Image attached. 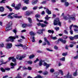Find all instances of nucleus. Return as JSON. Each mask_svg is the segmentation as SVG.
<instances>
[{
    "instance_id": "nucleus-1",
    "label": "nucleus",
    "mask_w": 78,
    "mask_h": 78,
    "mask_svg": "<svg viewBox=\"0 0 78 78\" xmlns=\"http://www.w3.org/2000/svg\"><path fill=\"white\" fill-rule=\"evenodd\" d=\"M63 18L65 20H68L69 19L68 22L70 23L72 20H75V16L74 15H66V16H64Z\"/></svg>"
},
{
    "instance_id": "nucleus-2",
    "label": "nucleus",
    "mask_w": 78,
    "mask_h": 78,
    "mask_svg": "<svg viewBox=\"0 0 78 78\" xmlns=\"http://www.w3.org/2000/svg\"><path fill=\"white\" fill-rule=\"evenodd\" d=\"M18 35H15V37L10 36L9 37V38L6 40L7 42L8 41H11V42H14V40L16 38H19V37Z\"/></svg>"
},
{
    "instance_id": "nucleus-3",
    "label": "nucleus",
    "mask_w": 78,
    "mask_h": 78,
    "mask_svg": "<svg viewBox=\"0 0 78 78\" xmlns=\"http://www.w3.org/2000/svg\"><path fill=\"white\" fill-rule=\"evenodd\" d=\"M12 22L10 21L9 24L7 25V27L6 28L5 30L6 31H9L12 29Z\"/></svg>"
},
{
    "instance_id": "nucleus-4",
    "label": "nucleus",
    "mask_w": 78,
    "mask_h": 78,
    "mask_svg": "<svg viewBox=\"0 0 78 78\" xmlns=\"http://www.w3.org/2000/svg\"><path fill=\"white\" fill-rule=\"evenodd\" d=\"M58 24L59 26L61 25V23L59 22V18H57L54 20V25H57Z\"/></svg>"
},
{
    "instance_id": "nucleus-5",
    "label": "nucleus",
    "mask_w": 78,
    "mask_h": 78,
    "mask_svg": "<svg viewBox=\"0 0 78 78\" xmlns=\"http://www.w3.org/2000/svg\"><path fill=\"white\" fill-rule=\"evenodd\" d=\"M26 57V55L25 54L23 55L22 56H20V55H17L16 57V58L17 59H19V60H22L23 58H24Z\"/></svg>"
},
{
    "instance_id": "nucleus-6",
    "label": "nucleus",
    "mask_w": 78,
    "mask_h": 78,
    "mask_svg": "<svg viewBox=\"0 0 78 78\" xmlns=\"http://www.w3.org/2000/svg\"><path fill=\"white\" fill-rule=\"evenodd\" d=\"M72 27H74V28H78V26L76 25H73V24L71 25L69 27V29L70 30V33L71 34H73V31L72 30Z\"/></svg>"
},
{
    "instance_id": "nucleus-7",
    "label": "nucleus",
    "mask_w": 78,
    "mask_h": 78,
    "mask_svg": "<svg viewBox=\"0 0 78 78\" xmlns=\"http://www.w3.org/2000/svg\"><path fill=\"white\" fill-rule=\"evenodd\" d=\"M1 70L2 72H5V70H8V71H9V70H10V68H6L5 69H3V68L2 67L1 68Z\"/></svg>"
},
{
    "instance_id": "nucleus-8",
    "label": "nucleus",
    "mask_w": 78,
    "mask_h": 78,
    "mask_svg": "<svg viewBox=\"0 0 78 78\" xmlns=\"http://www.w3.org/2000/svg\"><path fill=\"white\" fill-rule=\"evenodd\" d=\"M12 47V44L11 43H7L6 46V48L7 49H9Z\"/></svg>"
},
{
    "instance_id": "nucleus-9",
    "label": "nucleus",
    "mask_w": 78,
    "mask_h": 78,
    "mask_svg": "<svg viewBox=\"0 0 78 78\" xmlns=\"http://www.w3.org/2000/svg\"><path fill=\"white\" fill-rule=\"evenodd\" d=\"M20 7H21V4L19 3L15 7V9H16V10H19V9H20Z\"/></svg>"
},
{
    "instance_id": "nucleus-10",
    "label": "nucleus",
    "mask_w": 78,
    "mask_h": 78,
    "mask_svg": "<svg viewBox=\"0 0 78 78\" xmlns=\"http://www.w3.org/2000/svg\"><path fill=\"white\" fill-rule=\"evenodd\" d=\"M14 13L12 12L9 13V15L7 16L8 18L9 19H13V17L11 16L12 14H14Z\"/></svg>"
},
{
    "instance_id": "nucleus-11",
    "label": "nucleus",
    "mask_w": 78,
    "mask_h": 78,
    "mask_svg": "<svg viewBox=\"0 0 78 78\" xmlns=\"http://www.w3.org/2000/svg\"><path fill=\"white\" fill-rule=\"evenodd\" d=\"M64 77L65 78H72V75H69V73H68L66 76H65Z\"/></svg>"
},
{
    "instance_id": "nucleus-12",
    "label": "nucleus",
    "mask_w": 78,
    "mask_h": 78,
    "mask_svg": "<svg viewBox=\"0 0 78 78\" xmlns=\"http://www.w3.org/2000/svg\"><path fill=\"white\" fill-rule=\"evenodd\" d=\"M58 41H61V42H62V43H63L64 44L66 43V40H64L62 38H60L58 40Z\"/></svg>"
},
{
    "instance_id": "nucleus-13",
    "label": "nucleus",
    "mask_w": 78,
    "mask_h": 78,
    "mask_svg": "<svg viewBox=\"0 0 78 78\" xmlns=\"http://www.w3.org/2000/svg\"><path fill=\"white\" fill-rule=\"evenodd\" d=\"M37 2H38V0H34L32 2V3L33 5H35V4L37 3Z\"/></svg>"
},
{
    "instance_id": "nucleus-14",
    "label": "nucleus",
    "mask_w": 78,
    "mask_h": 78,
    "mask_svg": "<svg viewBox=\"0 0 78 78\" xmlns=\"http://www.w3.org/2000/svg\"><path fill=\"white\" fill-rule=\"evenodd\" d=\"M10 65L12 66H13L12 67H11V69H14V66H16V63H15L14 64V63H13L12 62L11 63Z\"/></svg>"
},
{
    "instance_id": "nucleus-15",
    "label": "nucleus",
    "mask_w": 78,
    "mask_h": 78,
    "mask_svg": "<svg viewBox=\"0 0 78 78\" xmlns=\"http://www.w3.org/2000/svg\"><path fill=\"white\" fill-rule=\"evenodd\" d=\"M46 11L48 14H51V11L49 10L48 9H46Z\"/></svg>"
},
{
    "instance_id": "nucleus-16",
    "label": "nucleus",
    "mask_w": 78,
    "mask_h": 78,
    "mask_svg": "<svg viewBox=\"0 0 78 78\" xmlns=\"http://www.w3.org/2000/svg\"><path fill=\"white\" fill-rule=\"evenodd\" d=\"M17 14H15L13 16V17H15V18H21V17H22V16H17Z\"/></svg>"
},
{
    "instance_id": "nucleus-17",
    "label": "nucleus",
    "mask_w": 78,
    "mask_h": 78,
    "mask_svg": "<svg viewBox=\"0 0 78 78\" xmlns=\"http://www.w3.org/2000/svg\"><path fill=\"white\" fill-rule=\"evenodd\" d=\"M65 6H66V7H67V6H69V3L67 2H65Z\"/></svg>"
},
{
    "instance_id": "nucleus-18",
    "label": "nucleus",
    "mask_w": 78,
    "mask_h": 78,
    "mask_svg": "<svg viewBox=\"0 0 78 78\" xmlns=\"http://www.w3.org/2000/svg\"><path fill=\"white\" fill-rule=\"evenodd\" d=\"M3 11H4V8L2 6L0 7V11L1 12H3Z\"/></svg>"
},
{
    "instance_id": "nucleus-19",
    "label": "nucleus",
    "mask_w": 78,
    "mask_h": 78,
    "mask_svg": "<svg viewBox=\"0 0 78 78\" xmlns=\"http://www.w3.org/2000/svg\"><path fill=\"white\" fill-rule=\"evenodd\" d=\"M24 3L26 4H28L29 3V0H23Z\"/></svg>"
},
{
    "instance_id": "nucleus-20",
    "label": "nucleus",
    "mask_w": 78,
    "mask_h": 78,
    "mask_svg": "<svg viewBox=\"0 0 78 78\" xmlns=\"http://www.w3.org/2000/svg\"><path fill=\"white\" fill-rule=\"evenodd\" d=\"M44 62V61L41 60V61H40V62L39 63V65L40 66H41L42 65V62Z\"/></svg>"
},
{
    "instance_id": "nucleus-21",
    "label": "nucleus",
    "mask_w": 78,
    "mask_h": 78,
    "mask_svg": "<svg viewBox=\"0 0 78 78\" xmlns=\"http://www.w3.org/2000/svg\"><path fill=\"white\" fill-rule=\"evenodd\" d=\"M6 8L9 9L10 11H12V9L10 7L8 6H6Z\"/></svg>"
},
{
    "instance_id": "nucleus-22",
    "label": "nucleus",
    "mask_w": 78,
    "mask_h": 78,
    "mask_svg": "<svg viewBox=\"0 0 78 78\" xmlns=\"http://www.w3.org/2000/svg\"><path fill=\"white\" fill-rule=\"evenodd\" d=\"M48 32L49 33H52V34H53V33H54V31L48 30Z\"/></svg>"
},
{
    "instance_id": "nucleus-23",
    "label": "nucleus",
    "mask_w": 78,
    "mask_h": 78,
    "mask_svg": "<svg viewBox=\"0 0 78 78\" xmlns=\"http://www.w3.org/2000/svg\"><path fill=\"white\" fill-rule=\"evenodd\" d=\"M30 34L31 36H34L35 35V33L33 31H31L30 33Z\"/></svg>"
},
{
    "instance_id": "nucleus-24",
    "label": "nucleus",
    "mask_w": 78,
    "mask_h": 78,
    "mask_svg": "<svg viewBox=\"0 0 78 78\" xmlns=\"http://www.w3.org/2000/svg\"><path fill=\"white\" fill-rule=\"evenodd\" d=\"M27 27V24H22V27H23V28H25V27Z\"/></svg>"
},
{
    "instance_id": "nucleus-25",
    "label": "nucleus",
    "mask_w": 78,
    "mask_h": 78,
    "mask_svg": "<svg viewBox=\"0 0 78 78\" xmlns=\"http://www.w3.org/2000/svg\"><path fill=\"white\" fill-rule=\"evenodd\" d=\"M12 61L15 63L16 62V58H14V57H13V58H12Z\"/></svg>"
},
{
    "instance_id": "nucleus-26",
    "label": "nucleus",
    "mask_w": 78,
    "mask_h": 78,
    "mask_svg": "<svg viewBox=\"0 0 78 78\" xmlns=\"http://www.w3.org/2000/svg\"><path fill=\"white\" fill-rule=\"evenodd\" d=\"M42 33V30H38V31L37 32V33H38V34H41V33Z\"/></svg>"
},
{
    "instance_id": "nucleus-27",
    "label": "nucleus",
    "mask_w": 78,
    "mask_h": 78,
    "mask_svg": "<svg viewBox=\"0 0 78 78\" xmlns=\"http://www.w3.org/2000/svg\"><path fill=\"white\" fill-rule=\"evenodd\" d=\"M28 20L29 22H30V23H32V20H31V18H28Z\"/></svg>"
},
{
    "instance_id": "nucleus-28",
    "label": "nucleus",
    "mask_w": 78,
    "mask_h": 78,
    "mask_svg": "<svg viewBox=\"0 0 78 78\" xmlns=\"http://www.w3.org/2000/svg\"><path fill=\"white\" fill-rule=\"evenodd\" d=\"M34 57V55H31L29 56V59H32V58H33Z\"/></svg>"
},
{
    "instance_id": "nucleus-29",
    "label": "nucleus",
    "mask_w": 78,
    "mask_h": 78,
    "mask_svg": "<svg viewBox=\"0 0 78 78\" xmlns=\"http://www.w3.org/2000/svg\"><path fill=\"white\" fill-rule=\"evenodd\" d=\"M74 39H78V35H76L74 36Z\"/></svg>"
},
{
    "instance_id": "nucleus-30",
    "label": "nucleus",
    "mask_w": 78,
    "mask_h": 78,
    "mask_svg": "<svg viewBox=\"0 0 78 78\" xmlns=\"http://www.w3.org/2000/svg\"><path fill=\"white\" fill-rule=\"evenodd\" d=\"M35 38L34 37H32V41L33 42H35Z\"/></svg>"
},
{
    "instance_id": "nucleus-31",
    "label": "nucleus",
    "mask_w": 78,
    "mask_h": 78,
    "mask_svg": "<svg viewBox=\"0 0 78 78\" xmlns=\"http://www.w3.org/2000/svg\"><path fill=\"white\" fill-rule=\"evenodd\" d=\"M46 50L49 51H53V50L50 49L49 48H46Z\"/></svg>"
},
{
    "instance_id": "nucleus-32",
    "label": "nucleus",
    "mask_w": 78,
    "mask_h": 78,
    "mask_svg": "<svg viewBox=\"0 0 78 78\" xmlns=\"http://www.w3.org/2000/svg\"><path fill=\"white\" fill-rule=\"evenodd\" d=\"M47 25L45 24H44L41 23V27H46Z\"/></svg>"
},
{
    "instance_id": "nucleus-33",
    "label": "nucleus",
    "mask_w": 78,
    "mask_h": 78,
    "mask_svg": "<svg viewBox=\"0 0 78 78\" xmlns=\"http://www.w3.org/2000/svg\"><path fill=\"white\" fill-rule=\"evenodd\" d=\"M37 8H38V7L37 6H34L33 8V9H34V10H35V9H37Z\"/></svg>"
},
{
    "instance_id": "nucleus-34",
    "label": "nucleus",
    "mask_w": 78,
    "mask_h": 78,
    "mask_svg": "<svg viewBox=\"0 0 78 78\" xmlns=\"http://www.w3.org/2000/svg\"><path fill=\"white\" fill-rule=\"evenodd\" d=\"M59 27H55L54 28L55 29L56 31H58L59 30Z\"/></svg>"
},
{
    "instance_id": "nucleus-35",
    "label": "nucleus",
    "mask_w": 78,
    "mask_h": 78,
    "mask_svg": "<svg viewBox=\"0 0 78 78\" xmlns=\"http://www.w3.org/2000/svg\"><path fill=\"white\" fill-rule=\"evenodd\" d=\"M54 69H51L50 70V72H51L52 73H53V72H54Z\"/></svg>"
},
{
    "instance_id": "nucleus-36",
    "label": "nucleus",
    "mask_w": 78,
    "mask_h": 78,
    "mask_svg": "<svg viewBox=\"0 0 78 78\" xmlns=\"http://www.w3.org/2000/svg\"><path fill=\"white\" fill-rule=\"evenodd\" d=\"M36 17H37V18H39L40 17V15L38 14L36 15H35Z\"/></svg>"
},
{
    "instance_id": "nucleus-37",
    "label": "nucleus",
    "mask_w": 78,
    "mask_h": 78,
    "mask_svg": "<svg viewBox=\"0 0 78 78\" xmlns=\"http://www.w3.org/2000/svg\"><path fill=\"white\" fill-rule=\"evenodd\" d=\"M52 39L53 40H56V39H57V37H52Z\"/></svg>"
},
{
    "instance_id": "nucleus-38",
    "label": "nucleus",
    "mask_w": 78,
    "mask_h": 78,
    "mask_svg": "<svg viewBox=\"0 0 78 78\" xmlns=\"http://www.w3.org/2000/svg\"><path fill=\"white\" fill-rule=\"evenodd\" d=\"M69 38L70 39V40L71 41L74 39V37H69Z\"/></svg>"
},
{
    "instance_id": "nucleus-39",
    "label": "nucleus",
    "mask_w": 78,
    "mask_h": 78,
    "mask_svg": "<svg viewBox=\"0 0 78 78\" xmlns=\"http://www.w3.org/2000/svg\"><path fill=\"white\" fill-rule=\"evenodd\" d=\"M60 60H61V61H65V57H64L62 58H60Z\"/></svg>"
},
{
    "instance_id": "nucleus-40",
    "label": "nucleus",
    "mask_w": 78,
    "mask_h": 78,
    "mask_svg": "<svg viewBox=\"0 0 78 78\" xmlns=\"http://www.w3.org/2000/svg\"><path fill=\"white\" fill-rule=\"evenodd\" d=\"M27 63L29 64H32V61H28L27 62Z\"/></svg>"
},
{
    "instance_id": "nucleus-41",
    "label": "nucleus",
    "mask_w": 78,
    "mask_h": 78,
    "mask_svg": "<svg viewBox=\"0 0 78 78\" xmlns=\"http://www.w3.org/2000/svg\"><path fill=\"white\" fill-rule=\"evenodd\" d=\"M26 15H30V13L29 12L27 11L26 12Z\"/></svg>"
},
{
    "instance_id": "nucleus-42",
    "label": "nucleus",
    "mask_w": 78,
    "mask_h": 78,
    "mask_svg": "<svg viewBox=\"0 0 78 78\" xmlns=\"http://www.w3.org/2000/svg\"><path fill=\"white\" fill-rule=\"evenodd\" d=\"M50 65H51V64H47V65H46V69H47L48 68V67H50Z\"/></svg>"
},
{
    "instance_id": "nucleus-43",
    "label": "nucleus",
    "mask_w": 78,
    "mask_h": 78,
    "mask_svg": "<svg viewBox=\"0 0 78 78\" xmlns=\"http://www.w3.org/2000/svg\"><path fill=\"white\" fill-rule=\"evenodd\" d=\"M27 9V7L25 6L23 8V10H26Z\"/></svg>"
},
{
    "instance_id": "nucleus-44",
    "label": "nucleus",
    "mask_w": 78,
    "mask_h": 78,
    "mask_svg": "<svg viewBox=\"0 0 78 78\" xmlns=\"http://www.w3.org/2000/svg\"><path fill=\"white\" fill-rule=\"evenodd\" d=\"M43 75H47V74H48V72L47 71H45L43 73Z\"/></svg>"
},
{
    "instance_id": "nucleus-45",
    "label": "nucleus",
    "mask_w": 78,
    "mask_h": 78,
    "mask_svg": "<svg viewBox=\"0 0 78 78\" xmlns=\"http://www.w3.org/2000/svg\"><path fill=\"white\" fill-rule=\"evenodd\" d=\"M73 76H76L77 75V74L76 73V72L74 73L73 74Z\"/></svg>"
},
{
    "instance_id": "nucleus-46",
    "label": "nucleus",
    "mask_w": 78,
    "mask_h": 78,
    "mask_svg": "<svg viewBox=\"0 0 78 78\" xmlns=\"http://www.w3.org/2000/svg\"><path fill=\"white\" fill-rule=\"evenodd\" d=\"M39 61V59H38V58H37L36 59V60H35L34 61V62L35 63H36V62H37V61Z\"/></svg>"
},
{
    "instance_id": "nucleus-47",
    "label": "nucleus",
    "mask_w": 78,
    "mask_h": 78,
    "mask_svg": "<svg viewBox=\"0 0 78 78\" xmlns=\"http://www.w3.org/2000/svg\"><path fill=\"white\" fill-rule=\"evenodd\" d=\"M37 20L38 22H43V20H39L38 19H37Z\"/></svg>"
},
{
    "instance_id": "nucleus-48",
    "label": "nucleus",
    "mask_w": 78,
    "mask_h": 78,
    "mask_svg": "<svg viewBox=\"0 0 78 78\" xmlns=\"http://www.w3.org/2000/svg\"><path fill=\"white\" fill-rule=\"evenodd\" d=\"M67 53H63L62 54V56H66L67 55Z\"/></svg>"
},
{
    "instance_id": "nucleus-49",
    "label": "nucleus",
    "mask_w": 78,
    "mask_h": 78,
    "mask_svg": "<svg viewBox=\"0 0 78 78\" xmlns=\"http://www.w3.org/2000/svg\"><path fill=\"white\" fill-rule=\"evenodd\" d=\"M64 33H66V34H68V32L66 30H64Z\"/></svg>"
},
{
    "instance_id": "nucleus-50",
    "label": "nucleus",
    "mask_w": 78,
    "mask_h": 78,
    "mask_svg": "<svg viewBox=\"0 0 78 78\" xmlns=\"http://www.w3.org/2000/svg\"><path fill=\"white\" fill-rule=\"evenodd\" d=\"M67 1V0H61V2H62L63 3H64V2H65V3Z\"/></svg>"
},
{
    "instance_id": "nucleus-51",
    "label": "nucleus",
    "mask_w": 78,
    "mask_h": 78,
    "mask_svg": "<svg viewBox=\"0 0 78 78\" xmlns=\"http://www.w3.org/2000/svg\"><path fill=\"white\" fill-rule=\"evenodd\" d=\"M50 18H51L50 17H45V20H48V19H50Z\"/></svg>"
},
{
    "instance_id": "nucleus-52",
    "label": "nucleus",
    "mask_w": 78,
    "mask_h": 78,
    "mask_svg": "<svg viewBox=\"0 0 78 78\" xmlns=\"http://www.w3.org/2000/svg\"><path fill=\"white\" fill-rule=\"evenodd\" d=\"M46 42H47V44L48 45H50V44L48 41H47Z\"/></svg>"
},
{
    "instance_id": "nucleus-53",
    "label": "nucleus",
    "mask_w": 78,
    "mask_h": 78,
    "mask_svg": "<svg viewBox=\"0 0 78 78\" xmlns=\"http://www.w3.org/2000/svg\"><path fill=\"white\" fill-rule=\"evenodd\" d=\"M0 47H4V44H3L1 43L0 44Z\"/></svg>"
},
{
    "instance_id": "nucleus-54",
    "label": "nucleus",
    "mask_w": 78,
    "mask_h": 78,
    "mask_svg": "<svg viewBox=\"0 0 78 78\" xmlns=\"http://www.w3.org/2000/svg\"><path fill=\"white\" fill-rule=\"evenodd\" d=\"M44 41L45 42H47V41H48V40H47V39L46 38H45V37L44 38Z\"/></svg>"
},
{
    "instance_id": "nucleus-55",
    "label": "nucleus",
    "mask_w": 78,
    "mask_h": 78,
    "mask_svg": "<svg viewBox=\"0 0 78 78\" xmlns=\"http://www.w3.org/2000/svg\"><path fill=\"white\" fill-rule=\"evenodd\" d=\"M13 32L15 33L16 34V33H17V30H13Z\"/></svg>"
},
{
    "instance_id": "nucleus-56",
    "label": "nucleus",
    "mask_w": 78,
    "mask_h": 78,
    "mask_svg": "<svg viewBox=\"0 0 78 78\" xmlns=\"http://www.w3.org/2000/svg\"><path fill=\"white\" fill-rule=\"evenodd\" d=\"M67 36H66L63 37V38H64V39H67Z\"/></svg>"
},
{
    "instance_id": "nucleus-57",
    "label": "nucleus",
    "mask_w": 78,
    "mask_h": 78,
    "mask_svg": "<svg viewBox=\"0 0 78 78\" xmlns=\"http://www.w3.org/2000/svg\"><path fill=\"white\" fill-rule=\"evenodd\" d=\"M44 23H45L46 24H48V22H47V21H44Z\"/></svg>"
},
{
    "instance_id": "nucleus-58",
    "label": "nucleus",
    "mask_w": 78,
    "mask_h": 78,
    "mask_svg": "<svg viewBox=\"0 0 78 78\" xmlns=\"http://www.w3.org/2000/svg\"><path fill=\"white\" fill-rule=\"evenodd\" d=\"M5 1L6 0H2V1L1 2V3H5Z\"/></svg>"
},
{
    "instance_id": "nucleus-59",
    "label": "nucleus",
    "mask_w": 78,
    "mask_h": 78,
    "mask_svg": "<svg viewBox=\"0 0 78 78\" xmlns=\"http://www.w3.org/2000/svg\"><path fill=\"white\" fill-rule=\"evenodd\" d=\"M21 68H22V66H20L19 67V68L18 69H17V70H20V69H21Z\"/></svg>"
},
{
    "instance_id": "nucleus-60",
    "label": "nucleus",
    "mask_w": 78,
    "mask_h": 78,
    "mask_svg": "<svg viewBox=\"0 0 78 78\" xmlns=\"http://www.w3.org/2000/svg\"><path fill=\"white\" fill-rule=\"evenodd\" d=\"M47 44H46V43L45 42H44L43 43H42V45H45Z\"/></svg>"
},
{
    "instance_id": "nucleus-61",
    "label": "nucleus",
    "mask_w": 78,
    "mask_h": 78,
    "mask_svg": "<svg viewBox=\"0 0 78 78\" xmlns=\"http://www.w3.org/2000/svg\"><path fill=\"white\" fill-rule=\"evenodd\" d=\"M69 47H71V48L73 47V44H70L69 45Z\"/></svg>"
},
{
    "instance_id": "nucleus-62",
    "label": "nucleus",
    "mask_w": 78,
    "mask_h": 78,
    "mask_svg": "<svg viewBox=\"0 0 78 78\" xmlns=\"http://www.w3.org/2000/svg\"><path fill=\"white\" fill-rule=\"evenodd\" d=\"M54 48L55 50H58V47H57V46H54Z\"/></svg>"
},
{
    "instance_id": "nucleus-63",
    "label": "nucleus",
    "mask_w": 78,
    "mask_h": 78,
    "mask_svg": "<svg viewBox=\"0 0 78 78\" xmlns=\"http://www.w3.org/2000/svg\"><path fill=\"white\" fill-rule=\"evenodd\" d=\"M43 8V6H41L40 7H39L38 8V9H42Z\"/></svg>"
},
{
    "instance_id": "nucleus-64",
    "label": "nucleus",
    "mask_w": 78,
    "mask_h": 78,
    "mask_svg": "<svg viewBox=\"0 0 78 78\" xmlns=\"http://www.w3.org/2000/svg\"><path fill=\"white\" fill-rule=\"evenodd\" d=\"M8 76V75H7L6 76H4L3 77V78H7V77Z\"/></svg>"
}]
</instances>
